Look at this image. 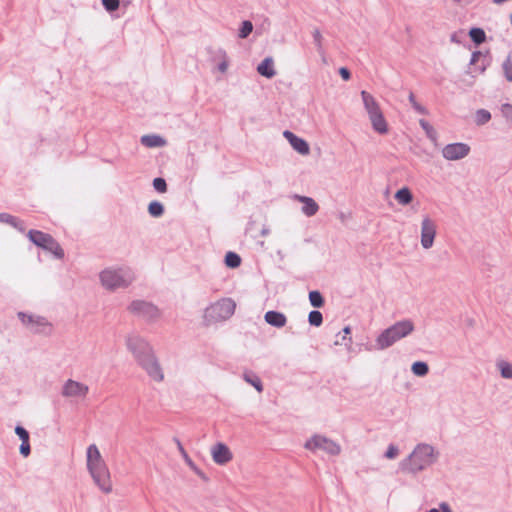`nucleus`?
<instances>
[{
  "label": "nucleus",
  "mask_w": 512,
  "mask_h": 512,
  "mask_svg": "<svg viewBox=\"0 0 512 512\" xmlns=\"http://www.w3.org/2000/svg\"><path fill=\"white\" fill-rule=\"evenodd\" d=\"M242 259L239 254L228 251L224 257V263L228 268L235 269L241 265Z\"/></svg>",
  "instance_id": "a878e982"
},
{
  "label": "nucleus",
  "mask_w": 512,
  "mask_h": 512,
  "mask_svg": "<svg viewBox=\"0 0 512 512\" xmlns=\"http://www.w3.org/2000/svg\"><path fill=\"white\" fill-rule=\"evenodd\" d=\"M99 278L103 287L114 291L118 288H127L134 281L133 271L128 267L118 269L107 268L100 272Z\"/></svg>",
  "instance_id": "20e7f679"
},
{
  "label": "nucleus",
  "mask_w": 512,
  "mask_h": 512,
  "mask_svg": "<svg viewBox=\"0 0 512 512\" xmlns=\"http://www.w3.org/2000/svg\"><path fill=\"white\" fill-rule=\"evenodd\" d=\"M17 316L22 324L26 325L29 329H31L37 318L36 315L27 314L25 312H18Z\"/></svg>",
  "instance_id": "e433bc0d"
},
{
  "label": "nucleus",
  "mask_w": 512,
  "mask_h": 512,
  "mask_svg": "<svg viewBox=\"0 0 512 512\" xmlns=\"http://www.w3.org/2000/svg\"><path fill=\"white\" fill-rule=\"evenodd\" d=\"M227 68H228V63L226 60H223L222 62H220L218 64V70L222 73L226 72Z\"/></svg>",
  "instance_id": "864d4df0"
},
{
  "label": "nucleus",
  "mask_w": 512,
  "mask_h": 512,
  "mask_svg": "<svg viewBox=\"0 0 512 512\" xmlns=\"http://www.w3.org/2000/svg\"><path fill=\"white\" fill-rule=\"evenodd\" d=\"M19 451L23 457H28L31 453L30 440L21 442Z\"/></svg>",
  "instance_id": "49530a36"
},
{
  "label": "nucleus",
  "mask_w": 512,
  "mask_h": 512,
  "mask_svg": "<svg viewBox=\"0 0 512 512\" xmlns=\"http://www.w3.org/2000/svg\"><path fill=\"white\" fill-rule=\"evenodd\" d=\"M51 323L43 316H37L35 323L31 327V331L34 334H43L50 335L51 333Z\"/></svg>",
  "instance_id": "6ab92c4d"
},
{
  "label": "nucleus",
  "mask_w": 512,
  "mask_h": 512,
  "mask_svg": "<svg viewBox=\"0 0 512 512\" xmlns=\"http://www.w3.org/2000/svg\"><path fill=\"white\" fill-rule=\"evenodd\" d=\"M309 302L314 308H321L325 304V299L320 291L312 290L309 292Z\"/></svg>",
  "instance_id": "7c9ffc66"
},
{
  "label": "nucleus",
  "mask_w": 512,
  "mask_h": 512,
  "mask_svg": "<svg viewBox=\"0 0 512 512\" xmlns=\"http://www.w3.org/2000/svg\"><path fill=\"white\" fill-rule=\"evenodd\" d=\"M438 453L434 447L421 443L404 458L399 464V470L404 473L416 475L417 473L430 467L437 459Z\"/></svg>",
  "instance_id": "f03ea898"
},
{
  "label": "nucleus",
  "mask_w": 512,
  "mask_h": 512,
  "mask_svg": "<svg viewBox=\"0 0 512 512\" xmlns=\"http://www.w3.org/2000/svg\"><path fill=\"white\" fill-rule=\"evenodd\" d=\"M485 56H486V53L484 54L482 51H479V50L474 51L472 53V55H471V59H470V63L469 64L470 65H475L479 61V59L481 57L485 58Z\"/></svg>",
  "instance_id": "09e8293b"
},
{
  "label": "nucleus",
  "mask_w": 512,
  "mask_h": 512,
  "mask_svg": "<svg viewBox=\"0 0 512 512\" xmlns=\"http://www.w3.org/2000/svg\"><path fill=\"white\" fill-rule=\"evenodd\" d=\"M361 97L368 115L371 114L372 112H377L381 110L375 98L367 91H361Z\"/></svg>",
  "instance_id": "4be33fe9"
},
{
  "label": "nucleus",
  "mask_w": 512,
  "mask_h": 512,
  "mask_svg": "<svg viewBox=\"0 0 512 512\" xmlns=\"http://www.w3.org/2000/svg\"><path fill=\"white\" fill-rule=\"evenodd\" d=\"M141 144L149 148H156L162 147L165 140L159 135H144L141 137Z\"/></svg>",
  "instance_id": "5701e85b"
},
{
  "label": "nucleus",
  "mask_w": 512,
  "mask_h": 512,
  "mask_svg": "<svg viewBox=\"0 0 512 512\" xmlns=\"http://www.w3.org/2000/svg\"><path fill=\"white\" fill-rule=\"evenodd\" d=\"M0 223L8 224L20 232L25 231L24 221L8 213H0Z\"/></svg>",
  "instance_id": "aec40b11"
},
{
  "label": "nucleus",
  "mask_w": 512,
  "mask_h": 512,
  "mask_svg": "<svg viewBox=\"0 0 512 512\" xmlns=\"http://www.w3.org/2000/svg\"><path fill=\"white\" fill-rule=\"evenodd\" d=\"M89 391V387L81 382L68 379L63 387L61 394L64 397H85Z\"/></svg>",
  "instance_id": "f8f14e48"
},
{
  "label": "nucleus",
  "mask_w": 512,
  "mask_h": 512,
  "mask_svg": "<svg viewBox=\"0 0 512 512\" xmlns=\"http://www.w3.org/2000/svg\"><path fill=\"white\" fill-rule=\"evenodd\" d=\"M268 233H269V230H268V229H263V230L261 231V235H263V236H266Z\"/></svg>",
  "instance_id": "4d7b16f0"
},
{
  "label": "nucleus",
  "mask_w": 512,
  "mask_h": 512,
  "mask_svg": "<svg viewBox=\"0 0 512 512\" xmlns=\"http://www.w3.org/2000/svg\"><path fill=\"white\" fill-rule=\"evenodd\" d=\"M470 152V146L466 143L455 142L447 144L442 149V155L445 159L456 161L465 158Z\"/></svg>",
  "instance_id": "9d476101"
},
{
  "label": "nucleus",
  "mask_w": 512,
  "mask_h": 512,
  "mask_svg": "<svg viewBox=\"0 0 512 512\" xmlns=\"http://www.w3.org/2000/svg\"><path fill=\"white\" fill-rule=\"evenodd\" d=\"M468 35H469L471 41L476 46H479L486 41V33H485L484 29H482L480 27H472L469 30Z\"/></svg>",
  "instance_id": "393cba45"
},
{
  "label": "nucleus",
  "mask_w": 512,
  "mask_h": 512,
  "mask_svg": "<svg viewBox=\"0 0 512 512\" xmlns=\"http://www.w3.org/2000/svg\"><path fill=\"white\" fill-rule=\"evenodd\" d=\"M426 512H440V510L436 509V508H432V509H430V510H428Z\"/></svg>",
  "instance_id": "13d9d810"
},
{
  "label": "nucleus",
  "mask_w": 512,
  "mask_h": 512,
  "mask_svg": "<svg viewBox=\"0 0 512 512\" xmlns=\"http://www.w3.org/2000/svg\"><path fill=\"white\" fill-rule=\"evenodd\" d=\"M87 468L96 483V485L104 492L109 493L112 490L110 473L104 461H98L87 465Z\"/></svg>",
  "instance_id": "6e6552de"
},
{
  "label": "nucleus",
  "mask_w": 512,
  "mask_h": 512,
  "mask_svg": "<svg viewBox=\"0 0 512 512\" xmlns=\"http://www.w3.org/2000/svg\"><path fill=\"white\" fill-rule=\"evenodd\" d=\"M152 185H153V188L155 189V191H157L158 193H165V192H167V182L162 177L154 178L153 182H152Z\"/></svg>",
  "instance_id": "ea45409f"
},
{
  "label": "nucleus",
  "mask_w": 512,
  "mask_h": 512,
  "mask_svg": "<svg viewBox=\"0 0 512 512\" xmlns=\"http://www.w3.org/2000/svg\"><path fill=\"white\" fill-rule=\"evenodd\" d=\"M127 349L132 353L138 365L146 371L148 376L157 382L164 379L159 361L150 343L136 333L126 337Z\"/></svg>",
  "instance_id": "f257e3e1"
},
{
  "label": "nucleus",
  "mask_w": 512,
  "mask_h": 512,
  "mask_svg": "<svg viewBox=\"0 0 512 512\" xmlns=\"http://www.w3.org/2000/svg\"><path fill=\"white\" fill-rule=\"evenodd\" d=\"M399 449L394 444H390L385 452V457L388 459H394L397 457Z\"/></svg>",
  "instance_id": "de8ad7c7"
},
{
  "label": "nucleus",
  "mask_w": 512,
  "mask_h": 512,
  "mask_svg": "<svg viewBox=\"0 0 512 512\" xmlns=\"http://www.w3.org/2000/svg\"><path fill=\"white\" fill-rule=\"evenodd\" d=\"M283 136L288 140L292 148L297 151L301 155H306L309 153L310 148L309 144L306 140L301 137H298L293 132L289 130H285L283 132Z\"/></svg>",
  "instance_id": "4468645a"
},
{
  "label": "nucleus",
  "mask_w": 512,
  "mask_h": 512,
  "mask_svg": "<svg viewBox=\"0 0 512 512\" xmlns=\"http://www.w3.org/2000/svg\"><path fill=\"white\" fill-rule=\"evenodd\" d=\"M501 113L503 117L507 120L509 125L512 127V104L504 103L501 106Z\"/></svg>",
  "instance_id": "37998d69"
},
{
  "label": "nucleus",
  "mask_w": 512,
  "mask_h": 512,
  "mask_svg": "<svg viewBox=\"0 0 512 512\" xmlns=\"http://www.w3.org/2000/svg\"><path fill=\"white\" fill-rule=\"evenodd\" d=\"M15 434L19 437L21 442H23L24 440L25 441H29L30 440L29 432L23 426H21V425H17L15 427Z\"/></svg>",
  "instance_id": "c03bdc74"
},
{
  "label": "nucleus",
  "mask_w": 512,
  "mask_h": 512,
  "mask_svg": "<svg viewBox=\"0 0 512 512\" xmlns=\"http://www.w3.org/2000/svg\"><path fill=\"white\" fill-rule=\"evenodd\" d=\"M243 379L252 385L258 392L263 391V384L261 379L253 372H245L243 374Z\"/></svg>",
  "instance_id": "cd10ccee"
},
{
  "label": "nucleus",
  "mask_w": 512,
  "mask_h": 512,
  "mask_svg": "<svg viewBox=\"0 0 512 512\" xmlns=\"http://www.w3.org/2000/svg\"><path fill=\"white\" fill-rule=\"evenodd\" d=\"M372 124V128L379 134H386L388 132V124L381 110L372 112L368 115Z\"/></svg>",
  "instance_id": "2eb2a0df"
},
{
  "label": "nucleus",
  "mask_w": 512,
  "mask_h": 512,
  "mask_svg": "<svg viewBox=\"0 0 512 512\" xmlns=\"http://www.w3.org/2000/svg\"><path fill=\"white\" fill-rule=\"evenodd\" d=\"M440 512H453L450 505L447 502H441L439 504Z\"/></svg>",
  "instance_id": "603ef678"
},
{
  "label": "nucleus",
  "mask_w": 512,
  "mask_h": 512,
  "mask_svg": "<svg viewBox=\"0 0 512 512\" xmlns=\"http://www.w3.org/2000/svg\"><path fill=\"white\" fill-rule=\"evenodd\" d=\"M312 36H313L314 44L316 46L318 53L320 55H323L324 54V50H323V46H322L323 37H322L319 29H314Z\"/></svg>",
  "instance_id": "79ce46f5"
},
{
  "label": "nucleus",
  "mask_w": 512,
  "mask_h": 512,
  "mask_svg": "<svg viewBox=\"0 0 512 512\" xmlns=\"http://www.w3.org/2000/svg\"><path fill=\"white\" fill-rule=\"evenodd\" d=\"M339 75L344 81H348L351 79V72L347 67L339 68Z\"/></svg>",
  "instance_id": "8fccbe9b"
},
{
  "label": "nucleus",
  "mask_w": 512,
  "mask_h": 512,
  "mask_svg": "<svg viewBox=\"0 0 512 512\" xmlns=\"http://www.w3.org/2000/svg\"><path fill=\"white\" fill-rule=\"evenodd\" d=\"M212 459L218 465H225L232 459L229 447L222 443H216L211 449Z\"/></svg>",
  "instance_id": "ddd939ff"
},
{
  "label": "nucleus",
  "mask_w": 512,
  "mask_h": 512,
  "mask_svg": "<svg viewBox=\"0 0 512 512\" xmlns=\"http://www.w3.org/2000/svg\"><path fill=\"white\" fill-rule=\"evenodd\" d=\"M27 236L34 245L52 253L56 259L64 258V250L50 234L40 230L31 229Z\"/></svg>",
  "instance_id": "423d86ee"
},
{
  "label": "nucleus",
  "mask_w": 512,
  "mask_h": 512,
  "mask_svg": "<svg viewBox=\"0 0 512 512\" xmlns=\"http://www.w3.org/2000/svg\"><path fill=\"white\" fill-rule=\"evenodd\" d=\"M236 303L231 298H222L205 309L204 321L207 324L229 319L235 312Z\"/></svg>",
  "instance_id": "39448f33"
},
{
  "label": "nucleus",
  "mask_w": 512,
  "mask_h": 512,
  "mask_svg": "<svg viewBox=\"0 0 512 512\" xmlns=\"http://www.w3.org/2000/svg\"><path fill=\"white\" fill-rule=\"evenodd\" d=\"M491 63V57H490V53L489 51H486V56L485 58H483L482 62H481V65H479L476 70L479 71V73H484L486 71V69L489 67Z\"/></svg>",
  "instance_id": "a18cd8bd"
},
{
  "label": "nucleus",
  "mask_w": 512,
  "mask_h": 512,
  "mask_svg": "<svg viewBox=\"0 0 512 512\" xmlns=\"http://www.w3.org/2000/svg\"><path fill=\"white\" fill-rule=\"evenodd\" d=\"M308 322L311 326L319 327L323 323V315L319 310H312L308 314Z\"/></svg>",
  "instance_id": "473e14b6"
},
{
  "label": "nucleus",
  "mask_w": 512,
  "mask_h": 512,
  "mask_svg": "<svg viewBox=\"0 0 512 512\" xmlns=\"http://www.w3.org/2000/svg\"><path fill=\"white\" fill-rule=\"evenodd\" d=\"M411 371L418 377H424L429 373V366L424 361H415L411 365Z\"/></svg>",
  "instance_id": "c756f323"
},
{
  "label": "nucleus",
  "mask_w": 512,
  "mask_h": 512,
  "mask_svg": "<svg viewBox=\"0 0 512 512\" xmlns=\"http://www.w3.org/2000/svg\"><path fill=\"white\" fill-rule=\"evenodd\" d=\"M436 236V225L429 217H425L421 223V245L424 249L433 246Z\"/></svg>",
  "instance_id": "9b49d317"
},
{
  "label": "nucleus",
  "mask_w": 512,
  "mask_h": 512,
  "mask_svg": "<svg viewBox=\"0 0 512 512\" xmlns=\"http://www.w3.org/2000/svg\"><path fill=\"white\" fill-rule=\"evenodd\" d=\"M414 323L410 319H404L383 330L376 338V346L379 350L391 347L397 341L407 337L414 331Z\"/></svg>",
  "instance_id": "7ed1b4c3"
},
{
  "label": "nucleus",
  "mask_w": 512,
  "mask_h": 512,
  "mask_svg": "<svg viewBox=\"0 0 512 512\" xmlns=\"http://www.w3.org/2000/svg\"><path fill=\"white\" fill-rule=\"evenodd\" d=\"M491 119V113L485 109H479L476 112V123L478 125H484Z\"/></svg>",
  "instance_id": "58836bf2"
},
{
  "label": "nucleus",
  "mask_w": 512,
  "mask_h": 512,
  "mask_svg": "<svg viewBox=\"0 0 512 512\" xmlns=\"http://www.w3.org/2000/svg\"><path fill=\"white\" fill-rule=\"evenodd\" d=\"M340 334H341V332H339V333L337 334V336H338V335H340ZM342 334H343V341H346V340H347V341H348V343H352V338L349 336V335L351 334V328H350V326H346V327H344V328L342 329Z\"/></svg>",
  "instance_id": "3c124183"
},
{
  "label": "nucleus",
  "mask_w": 512,
  "mask_h": 512,
  "mask_svg": "<svg viewBox=\"0 0 512 512\" xmlns=\"http://www.w3.org/2000/svg\"><path fill=\"white\" fill-rule=\"evenodd\" d=\"M103 461L102 456L98 447L95 444H91L87 448V465Z\"/></svg>",
  "instance_id": "c85d7f7f"
},
{
  "label": "nucleus",
  "mask_w": 512,
  "mask_h": 512,
  "mask_svg": "<svg viewBox=\"0 0 512 512\" xmlns=\"http://www.w3.org/2000/svg\"><path fill=\"white\" fill-rule=\"evenodd\" d=\"M101 2L108 13H113L120 7V0H101Z\"/></svg>",
  "instance_id": "a19ab883"
},
{
  "label": "nucleus",
  "mask_w": 512,
  "mask_h": 512,
  "mask_svg": "<svg viewBox=\"0 0 512 512\" xmlns=\"http://www.w3.org/2000/svg\"><path fill=\"white\" fill-rule=\"evenodd\" d=\"M502 69L504 72V77L507 81L512 82V60L511 55H508L505 61L502 64Z\"/></svg>",
  "instance_id": "4c0bfd02"
},
{
  "label": "nucleus",
  "mask_w": 512,
  "mask_h": 512,
  "mask_svg": "<svg viewBox=\"0 0 512 512\" xmlns=\"http://www.w3.org/2000/svg\"><path fill=\"white\" fill-rule=\"evenodd\" d=\"M257 72L267 78L271 79L276 75V71L274 69V61L272 57L264 58L257 66Z\"/></svg>",
  "instance_id": "a211bd4d"
},
{
  "label": "nucleus",
  "mask_w": 512,
  "mask_h": 512,
  "mask_svg": "<svg viewBox=\"0 0 512 512\" xmlns=\"http://www.w3.org/2000/svg\"><path fill=\"white\" fill-rule=\"evenodd\" d=\"M147 210H148V213L150 216H152L154 218H159V217L163 216V214L165 212V207L160 201L153 200L148 204Z\"/></svg>",
  "instance_id": "bb28decb"
},
{
  "label": "nucleus",
  "mask_w": 512,
  "mask_h": 512,
  "mask_svg": "<svg viewBox=\"0 0 512 512\" xmlns=\"http://www.w3.org/2000/svg\"><path fill=\"white\" fill-rule=\"evenodd\" d=\"M253 30V24L249 20H244L241 23V26L238 31V37L241 39L247 38Z\"/></svg>",
  "instance_id": "72a5a7b5"
},
{
  "label": "nucleus",
  "mask_w": 512,
  "mask_h": 512,
  "mask_svg": "<svg viewBox=\"0 0 512 512\" xmlns=\"http://www.w3.org/2000/svg\"><path fill=\"white\" fill-rule=\"evenodd\" d=\"M510 21H511V24H512V14L510 15Z\"/></svg>",
  "instance_id": "bf43d9fd"
},
{
  "label": "nucleus",
  "mask_w": 512,
  "mask_h": 512,
  "mask_svg": "<svg viewBox=\"0 0 512 512\" xmlns=\"http://www.w3.org/2000/svg\"><path fill=\"white\" fill-rule=\"evenodd\" d=\"M296 199L303 204L302 212L307 217H312L318 212L319 205L316 203V201L313 198L308 197V196L296 195Z\"/></svg>",
  "instance_id": "f3484780"
},
{
  "label": "nucleus",
  "mask_w": 512,
  "mask_h": 512,
  "mask_svg": "<svg viewBox=\"0 0 512 512\" xmlns=\"http://www.w3.org/2000/svg\"><path fill=\"white\" fill-rule=\"evenodd\" d=\"M349 344H350V343H348V341H347V340H346V341H343V337H342V338H340V341H339V340H336V341H335V345H346V346H347V345H349Z\"/></svg>",
  "instance_id": "5fc2aeb1"
},
{
  "label": "nucleus",
  "mask_w": 512,
  "mask_h": 512,
  "mask_svg": "<svg viewBox=\"0 0 512 512\" xmlns=\"http://www.w3.org/2000/svg\"><path fill=\"white\" fill-rule=\"evenodd\" d=\"M408 100L411 104V106L413 107V109L421 114V115H428V110L426 107H424L423 105L419 104L417 101H416V98H415V95L413 94V92H410L409 93V97H408Z\"/></svg>",
  "instance_id": "f704fd0d"
},
{
  "label": "nucleus",
  "mask_w": 512,
  "mask_h": 512,
  "mask_svg": "<svg viewBox=\"0 0 512 512\" xmlns=\"http://www.w3.org/2000/svg\"><path fill=\"white\" fill-rule=\"evenodd\" d=\"M394 197L401 205H408L413 200V194L408 187H402L398 189Z\"/></svg>",
  "instance_id": "b1692460"
},
{
  "label": "nucleus",
  "mask_w": 512,
  "mask_h": 512,
  "mask_svg": "<svg viewBox=\"0 0 512 512\" xmlns=\"http://www.w3.org/2000/svg\"><path fill=\"white\" fill-rule=\"evenodd\" d=\"M497 368L504 379H512V364L501 360L497 362Z\"/></svg>",
  "instance_id": "2f4dec72"
},
{
  "label": "nucleus",
  "mask_w": 512,
  "mask_h": 512,
  "mask_svg": "<svg viewBox=\"0 0 512 512\" xmlns=\"http://www.w3.org/2000/svg\"><path fill=\"white\" fill-rule=\"evenodd\" d=\"M304 447L311 451L320 449L332 456L338 455L341 451L340 446L336 442L318 434L313 435L310 439H308L305 442Z\"/></svg>",
  "instance_id": "1a4fd4ad"
},
{
  "label": "nucleus",
  "mask_w": 512,
  "mask_h": 512,
  "mask_svg": "<svg viewBox=\"0 0 512 512\" xmlns=\"http://www.w3.org/2000/svg\"><path fill=\"white\" fill-rule=\"evenodd\" d=\"M419 125L421 126V128L425 131L427 137L429 139H435L436 138V131L435 129L433 128V126L425 119H420L419 120Z\"/></svg>",
  "instance_id": "c9c22d12"
},
{
  "label": "nucleus",
  "mask_w": 512,
  "mask_h": 512,
  "mask_svg": "<svg viewBox=\"0 0 512 512\" xmlns=\"http://www.w3.org/2000/svg\"><path fill=\"white\" fill-rule=\"evenodd\" d=\"M127 310L146 322H154L161 316L160 309L152 302L146 300H133L127 307Z\"/></svg>",
  "instance_id": "0eeeda50"
},
{
  "label": "nucleus",
  "mask_w": 512,
  "mask_h": 512,
  "mask_svg": "<svg viewBox=\"0 0 512 512\" xmlns=\"http://www.w3.org/2000/svg\"><path fill=\"white\" fill-rule=\"evenodd\" d=\"M264 320L275 328H282L287 323V317L284 313L276 310H269L264 315Z\"/></svg>",
  "instance_id": "dca6fc26"
},
{
  "label": "nucleus",
  "mask_w": 512,
  "mask_h": 512,
  "mask_svg": "<svg viewBox=\"0 0 512 512\" xmlns=\"http://www.w3.org/2000/svg\"><path fill=\"white\" fill-rule=\"evenodd\" d=\"M176 444H177V448L181 454V456L183 457V459L185 460L186 464L198 475L200 476L201 478L205 479V475L204 473L196 466V464L192 461V459L189 457L188 453L186 452V450L184 449L182 443L180 442L179 439L175 438L174 439Z\"/></svg>",
  "instance_id": "412c9836"
},
{
  "label": "nucleus",
  "mask_w": 512,
  "mask_h": 512,
  "mask_svg": "<svg viewBox=\"0 0 512 512\" xmlns=\"http://www.w3.org/2000/svg\"><path fill=\"white\" fill-rule=\"evenodd\" d=\"M451 41L458 43V40L456 39V34L451 35Z\"/></svg>",
  "instance_id": "6e6d98bb"
}]
</instances>
